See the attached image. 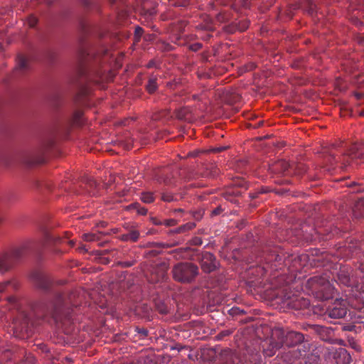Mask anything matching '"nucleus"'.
<instances>
[{
  "label": "nucleus",
  "instance_id": "1",
  "mask_svg": "<svg viewBox=\"0 0 364 364\" xmlns=\"http://www.w3.org/2000/svg\"><path fill=\"white\" fill-rule=\"evenodd\" d=\"M75 294L68 295L55 293L51 301L41 300L33 308L34 314L39 318L50 316L57 323L66 325L73 322V309L77 306L75 301Z\"/></svg>",
  "mask_w": 364,
  "mask_h": 364
},
{
  "label": "nucleus",
  "instance_id": "2",
  "mask_svg": "<svg viewBox=\"0 0 364 364\" xmlns=\"http://www.w3.org/2000/svg\"><path fill=\"white\" fill-rule=\"evenodd\" d=\"M324 159L331 165L341 163V167H346L350 161H364V142L355 143L344 151L336 146L332 145L331 148L323 151Z\"/></svg>",
  "mask_w": 364,
  "mask_h": 364
},
{
  "label": "nucleus",
  "instance_id": "3",
  "mask_svg": "<svg viewBox=\"0 0 364 364\" xmlns=\"http://www.w3.org/2000/svg\"><path fill=\"white\" fill-rule=\"evenodd\" d=\"M95 53L88 50L86 47L82 48L79 53V62L76 69V75L85 81L98 82L103 80L102 73L94 68Z\"/></svg>",
  "mask_w": 364,
  "mask_h": 364
},
{
  "label": "nucleus",
  "instance_id": "4",
  "mask_svg": "<svg viewBox=\"0 0 364 364\" xmlns=\"http://www.w3.org/2000/svg\"><path fill=\"white\" fill-rule=\"evenodd\" d=\"M171 274L173 280L177 282L191 284L199 275V268L194 263L180 262L173 266Z\"/></svg>",
  "mask_w": 364,
  "mask_h": 364
},
{
  "label": "nucleus",
  "instance_id": "5",
  "mask_svg": "<svg viewBox=\"0 0 364 364\" xmlns=\"http://www.w3.org/2000/svg\"><path fill=\"white\" fill-rule=\"evenodd\" d=\"M33 247L32 242L13 249L10 252L0 254V272L9 271L15 263L20 261Z\"/></svg>",
  "mask_w": 364,
  "mask_h": 364
},
{
  "label": "nucleus",
  "instance_id": "6",
  "mask_svg": "<svg viewBox=\"0 0 364 364\" xmlns=\"http://www.w3.org/2000/svg\"><path fill=\"white\" fill-rule=\"evenodd\" d=\"M309 286L316 291L318 297L323 300H328L333 296L334 288L331 284L329 276L316 275L308 280Z\"/></svg>",
  "mask_w": 364,
  "mask_h": 364
},
{
  "label": "nucleus",
  "instance_id": "7",
  "mask_svg": "<svg viewBox=\"0 0 364 364\" xmlns=\"http://www.w3.org/2000/svg\"><path fill=\"white\" fill-rule=\"evenodd\" d=\"M54 136L53 135H47L43 136L41 140L40 146L35 153L32 154L25 162L29 165L41 164L45 162V153L53 147L54 145Z\"/></svg>",
  "mask_w": 364,
  "mask_h": 364
},
{
  "label": "nucleus",
  "instance_id": "8",
  "mask_svg": "<svg viewBox=\"0 0 364 364\" xmlns=\"http://www.w3.org/2000/svg\"><path fill=\"white\" fill-rule=\"evenodd\" d=\"M284 331L281 328L272 330V338L265 341L262 345L264 354L266 356H273L277 350L284 346Z\"/></svg>",
  "mask_w": 364,
  "mask_h": 364
},
{
  "label": "nucleus",
  "instance_id": "9",
  "mask_svg": "<svg viewBox=\"0 0 364 364\" xmlns=\"http://www.w3.org/2000/svg\"><path fill=\"white\" fill-rule=\"evenodd\" d=\"M168 267L165 263H160L151 267L148 280L151 284H159L166 281Z\"/></svg>",
  "mask_w": 364,
  "mask_h": 364
},
{
  "label": "nucleus",
  "instance_id": "10",
  "mask_svg": "<svg viewBox=\"0 0 364 364\" xmlns=\"http://www.w3.org/2000/svg\"><path fill=\"white\" fill-rule=\"evenodd\" d=\"M198 262L201 269L205 273H211L215 271L219 266V262L215 256L210 252H203Z\"/></svg>",
  "mask_w": 364,
  "mask_h": 364
},
{
  "label": "nucleus",
  "instance_id": "11",
  "mask_svg": "<svg viewBox=\"0 0 364 364\" xmlns=\"http://www.w3.org/2000/svg\"><path fill=\"white\" fill-rule=\"evenodd\" d=\"M31 277L36 284L41 289L45 291H49L53 289V283L45 273L41 271H35L32 273Z\"/></svg>",
  "mask_w": 364,
  "mask_h": 364
},
{
  "label": "nucleus",
  "instance_id": "12",
  "mask_svg": "<svg viewBox=\"0 0 364 364\" xmlns=\"http://www.w3.org/2000/svg\"><path fill=\"white\" fill-rule=\"evenodd\" d=\"M347 314L345 303L337 301L332 307H328L325 313L328 317L334 319L343 318Z\"/></svg>",
  "mask_w": 364,
  "mask_h": 364
},
{
  "label": "nucleus",
  "instance_id": "13",
  "mask_svg": "<svg viewBox=\"0 0 364 364\" xmlns=\"http://www.w3.org/2000/svg\"><path fill=\"white\" fill-rule=\"evenodd\" d=\"M304 341V335L297 331H289L287 333H284V345L288 347H293L296 345L301 344Z\"/></svg>",
  "mask_w": 364,
  "mask_h": 364
},
{
  "label": "nucleus",
  "instance_id": "14",
  "mask_svg": "<svg viewBox=\"0 0 364 364\" xmlns=\"http://www.w3.org/2000/svg\"><path fill=\"white\" fill-rule=\"evenodd\" d=\"M282 256H280L276 250H266L260 255L259 262H264L267 264L273 262H280Z\"/></svg>",
  "mask_w": 364,
  "mask_h": 364
},
{
  "label": "nucleus",
  "instance_id": "15",
  "mask_svg": "<svg viewBox=\"0 0 364 364\" xmlns=\"http://www.w3.org/2000/svg\"><path fill=\"white\" fill-rule=\"evenodd\" d=\"M108 54V50L105 48H102L100 51L97 52V53H95V63H94V68H96V70L100 73H102L104 80H100V82H95L96 84L102 82L104 81H106L108 80V76L107 74L105 73L106 72V70H104V71L100 70L98 68V65L100 64V58L103 55L106 56Z\"/></svg>",
  "mask_w": 364,
  "mask_h": 364
},
{
  "label": "nucleus",
  "instance_id": "16",
  "mask_svg": "<svg viewBox=\"0 0 364 364\" xmlns=\"http://www.w3.org/2000/svg\"><path fill=\"white\" fill-rule=\"evenodd\" d=\"M21 318L22 322L18 323L17 321H16L14 323L15 328L20 331H27L29 328V325H33L31 320L30 317L25 314H22L21 315Z\"/></svg>",
  "mask_w": 364,
  "mask_h": 364
},
{
  "label": "nucleus",
  "instance_id": "17",
  "mask_svg": "<svg viewBox=\"0 0 364 364\" xmlns=\"http://www.w3.org/2000/svg\"><path fill=\"white\" fill-rule=\"evenodd\" d=\"M139 235L140 233L138 230L131 229L127 233L121 235L119 239L124 242L131 241L135 242L139 240Z\"/></svg>",
  "mask_w": 364,
  "mask_h": 364
},
{
  "label": "nucleus",
  "instance_id": "18",
  "mask_svg": "<svg viewBox=\"0 0 364 364\" xmlns=\"http://www.w3.org/2000/svg\"><path fill=\"white\" fill-rule=\"evenodd\" d=\"M249 26V21L247 20H242L238 23H233L227 28L228 31L234 33L236 31H245Z\"/></svg>",
  "mask_w": 364,
  "mask_h": 364
},
{
  "label": "nucleus",
  "instance_id": "19",
  "mask_svg": "<svg viewBox=\"0 0 364 364\" xmlns=\"http://www.w3.org/2000/svg\"><path fill=\"white\" fill-rule=\"evenodd\" d=\"M192 251L190 247H181L173 251V257L176 259H186L188 257V253Z\"/></svg>",
  "mask_w": 364,
  "mask_h": 364
},
{
  "label": "nucleus",
  "instance_id": "20",
  "mask_svg": "<svg viewBox=\"0 0 364 364\" xmlns=\"http://www.w3.org/2000/svg\"><path fill=\"white\" fill-rule=\"evenodd\" d=\"M220 173V170L217 166L210 164L205 168V171H203L200 176L202 177H215Z\"/></svg>",
  "mask_w": 364,
  "mask_h": 364
},
{
  "label": "nucleus",
  "instance_id": "21",
  "mask_svg": "<svg viewBox=\"0 0 364 364\" xmlns=\"http://www.w3.org/2000/svg\"><path fill=\"white\" fill-rule=\"evenodd\" d=\"M291 304L293 308L296 309H300L307 308L309 306L310 302L306 299L300 298L290 301L288 304Z\"/></svg>",
  "mask_w": 364,
  "mask_h": 364
},
{
  "label": "nucleus",
  "instance_id": "22",
  "mask_svg": "<svg viewBox=\"0 0 364 364\" xmlns=\"http://www.w3.org/2000/svg\"><path fill=\"white\" fill-rule=\"evenodd\" d=\"M355 218H359L364 216V200H358L353 210Z\"/></svg>",
  "mask_w": 364,
  "mask_h": 364
},
{
  "label": "nucleus",
  "instance_id": "23",
  "mask_svg": "<svg viewBox=\"0 0 364 364\" xmlns=\"http://www.w3.org/2000/svg\"><path fill=\"white\" fill-rule=\"evenodd\" d=\"M176 117L180 120H188L191 117V111L188 107H181L176 111Z\"/></svg>",
  "mask_w": 364,
  "mask_h": 364
},
{
  "label": "nucleus",
  "instance_id": "24",
  "mask_svg": "<svg viewBox=\"0 0 364 364\" xmlns=\"http://www.w3.org/2000/svg\"><path fill=\"white\" fill-rule=\"evenodd\" d=\"M144 29L139 26H136L134 28V39L133 44L132 48L134 49V47L136 46L141 41V38L144 37Z\"/></svg>",
  "mask_w": 364,
  "mask_h": 364
},
{
  "label": "nucleus",
  "instance_id": "25",
  "mask_svg": "<svg viewBox=\"0 0 364 364\" xmlns=\"http://www.w3.org/2000/svg\"><path fill=\"white\" fill-rule=\"evenodd\" d=\"M156 81L157 79L156 77H151L149 79L148 83L146 85V90L149 93L152 94L157 90L158 85Z\"/></svg>",
  "mask_w": 364,
  "mask_h": 364
},
{
  "label": "nucleus",
  "instance_id": "26",
  "mask_svg": "<svg viewBox=\"0 0 364 364\" xmlns=\"http://www.w3.org/2000/svg\"><path fill=\"white\" fill-rule=\"evenodd\" d=\"M196 226V224L195 223H192V222H189V223H187L177 228H176L175 230H172V232L173 233H183V232H186L191 229H193V228H195Z\"/></svg>",
  "mask_w": 364,
  "mask_h": 364
},
{
  "label": "nucleus",
  "instance_id": "27",
  "mask_svg": "<svg viewBox=\"0 0 364 364\" xmlns=\"http://www.w3.org/2000/svg\"><path fill=\"white\" fill-rule=\"evenodd\" d=\"M128 208L135 210L137 212V213L141 215H146L148 211V210L146 208L141 207L140 204L138 203H132L128 206Z\"/></svg>",
  "mask_w": 364,
  "mask_h": 364
},
{
  "label": "nucleus",
  "instance_id": "28",
  "mask_svg": "<svg viewBox=\"0 0 364 364\" xmlns=\"http://www.w3.org/2000/svg\"><path fill=\"white\" fill-rule=\"evenodd\" d=\"M140 199L145 203H151L154 201L155 198L152 192H143L141 193Z\"/></svg>",
  "mask_w": 364,
  "mask_h": 364
},
{
  "label": "nucleus",
  "instance_id": "29",
  "mask_svg": "<svg viewBox=\"0 0 364 364\" xmlns=\"http://www.w3.org/2000/svg\"><path fill=\"white\" fill-rule=\"evenodd\" d=\"M17 64L18 68L21 70H26L28 68V60L23 55L18 57Z\"/></svg>",
  "mask_w": 364,
  "mask_h": 364
},
{
  "label": "nucleus",
  "instance_id": "30",
  "mask_svg": "<svg viewBox=\"0 0 364 364\" xmlns=\"http://www.w3.org/2000/svg\"><path fill=\"white\" fill-rule=\"evenodd\" d=\"M81 29H82V31L85 34H87L89 33H92L93 32V33H95L97 35H99L100 37L102 36V34L100 33L97 28H91L87 23H81Z\"/></svg>",
  "mask_w": 364,
  "mask_h": 364
},
{
  "label": "nucleus",
  "instance_id": "31",
  "mask_svg": "<svg viewBox=\"0 0 364 364\" xmlns=\"http://www.w3.org/2000/svg\"><path fill=\"white\" fill-rule=\"evenodd\" d=\"M161 200L166 203H171L176 201L177 198L173 193L168 191H164L161 193Z\"/></svg>",
  "mask_w": 364,
  "mask_h": 364
},
{
  "label": "nucleus",
  "instance_id": "32",
  "mask_svg": "<svg viewBox=\"0 0 364 364\" xmlns=\"http://www.w3.org/2000/svg\"><path fill=\"white\" fill-rule=\"evenodd\" d=\"M338 280L343 284L348 285L350 282L349 274L345 271H341L338 274Z\"/></svg>",
  "mask_w": 364,
  "mask_h": 364
},
{
  "label": "nucleus",
  "instance_id": "33",
  "mask_svg": "<svg viewBox=\"0 0 364 364\" xmlns=\"http://www.w3.org/2000/svg\"><path fill=\"white\" fill-rule=\"evenodd\" d=\"M82 239L87 242H93L100 240V236L95 233H85L82 235Z\"/></svg>",
  "mask_w": 364,
  "mask_h": 364
},
{
  "label": "nucleus",
  "instance_id": "34",
  "mask_svg": "<svg viewBox=\"0 0 364 364\" xmlns=\"http://www.w3.org/2000/svg\"><path fill=\"white\" fill-rule=\"evenodd\" d=\"M338 354L340 356L343 357V363L344 364H349L351 361V357L350 354L348 353V351L344 348H341L339 350Z\"/></svg>",
  "mask_w": 364,
  "mask_h": 364
},
{
  "label": "nucleus",
  "instance_id": "35",
  "mask_svg": "<svg viewBox=\"0 0 364 364\" xmlns=\"http://www.w3.org/2000/svg\"><path fill=\"white\" fill-rule=\"evenodd\" d=\"M156 308L161 314H166L168 311L167 306L162 301L156 302Z\"/></svg>",
  "mask_w": 364,
  "mask_h": 364
},
{
  "label": "nucleus",
  "instance_id": "36",
  "mask_svg": "<svg viewBox=\"0 0 364 364\" xmlns=\"http://www.w3.org/2000/svg\"><path fill=\"white\" fill-rule=\"evenodd\" d=\"M82 112L81 111H77L74 113L73 121V123L77 126H80L82 123Z\"/></svg>",
  "mask_w": 364,
  "mask_h": 364
},
{
  "label": "nucleus",
  "instance_id": "37",
  "mask_svg": "<svg viewBox=\"0 0 364 364\" xmlns=\"http://www.w3.org/2000/svg\"><path fill=\"white\" fill-rule=\"evenodd\" d=\"M173 2V5L175 6L185 7L189 4V0H168Z\"/></svg>",
  "mask_w": 364,
  "mask_h": 364
},
{
  "label": "nucleus",
  "instance_id": "38",
  "mask_svg": "<svg viewBox=\"0 0 364 364\" xmlns=\"http://www.w3.org/2000/svg\"><path fill=\"white\" fill-rule=\"evenodd\" d=\"M305 364H318V358L315 355H311L307 358Z\"/></svg>",
  "mask_w": 364,
  "mask_h": 364
},
{
  "label": "nucleus",
  "instance_id": "39",
  "mask_svg": "<svg viewBox=\"0 0 364 364\" xmlns=\"http://www.w3.org/2000/svg\"><path fill=\"white\" fill-rule=\"evenodd\" d=\"M135 331L137 332L143 338L148 336V331L144 328L136 327Z\"/></svg>",
  "mask_w": 364,
  "mask_h": 364
},
{
  "label": "nucleus",
  "instance_id": "40",
  "mask_svg": "<svg viewBox=\"0 0 364 364\" xmlns=\"http://www.w3.org/2000/svg\"><path fill=\"white\" fill-rule=\"evenodd\" d=\"M232 333V331H230V330H225V331H223L221 332H220L218 335H217V338L218 340H222L223 338L226 337V336H230V334Z\"/></svg>",
  "mask_w": 364,
  "mask_h": 364
},
{
  "label": "nucleus",
  "instance_id": "41",
  "mask_svg": "<svg viewBox=\"0 0 364 364\" xmlns=\"http://www.w3.org/2000/svg\"><path fill=\"white\" fill-rule=\"evenodd\" d=\"M162 225H164L167 227L174 226L177 224V220L175 219H167L162 221Z\"/></svg>",
  "mask_w": 364,
  "mask_h": 364
},
{
  "label": "nucleus",
  "instance_id": "42",
  "mask_svg": "<svg viewBox=\"0 0 364 364\" xmlns=\"http://www.w3.org/2000/svg\"><path fill=\"white\" fill-rule=\"evenodd\" d=\"M188 48L191 50H192L193 52H196L202 48V43H193V44H191L188 46Z\"/></svg>",
  "mask_w": 364,
  "mask_h": 364
},
{
  "label": "nucleus",
  "instance_id": "43",
  "mask_svg": "<svg viewBox=\"0 0 364 364\" xmlns=\"http://www.w3.org/2000/svg\"><path fill=\"white\" fill-rule=\"evenodd\" d=\"M216 20L220 23L225 22L228 20V17L224 13H219L216 16Z\"/></svg>",
  "mask_w": 364,
  "mask_h": 364
},
{
  "label": "nucleus",
  "instance_id": "44",
  "mask_svg": "<svg viewBox=\"0 0 364 364\" xmlns=\"http://www.w3.org/2000/svg\"><path fill=\"white\" fill-rule=\"evenodd\" d=\"M304 1L306 4L309 6V13L312 14L316 8V6L314 4L313 0H304Z\"/></svg>",
  "mask_w": 364,
  "mask_h": 364
},
{
  "label": "nucleus",
  "instance_id": "45",
  "mask_svg": "<svg viewBox=\"0 0 364 364\" xmlns=\"http://www.w3.org/2000/svg\"><path fill=\"white\" fill-rule=\"evenodd\" d=\"M191 245H196V246H199V245H201L202 243H203V240L200 237H193L192 240H191Z\"/></svg>",
  "mask_w": 364,
  "mask_h": 364
},
{
  "label": "nucleus",
  "instance_id": "46",
  "mask_svg": "<svg viewBox=\"0 0 364 364\" xmlns=\"http://www.w3.org/2000/svg\"><path fill=\"white\" fill-rule=\"evenodd\" d=\"M135 264V261H124L120 262L119 265L122 267H130Z\"/></svg>",
  "mask_w": 364,
  "mask_h": 364
},
{
  "label": "nucleus",
  "instance_id": "47",
  "mask_svg": "<svg viewBox=\"0 0 364 364\" xmlns=\"http://www.w3.org/2000/svg\"><path fill=\"white\" fill-rule=\"evenodd\" d=\"M240 6L245 9L250 7V0H240Z\"/></svg>",
  "mask_w": 364,
  "mask_h": 364
},
{
  "label": "nucleus",
  "instance_id": "48",
  "mask_svg": "<svg viewBox=\"0 0 364 364\" xmlns=\"http://www.w3.org/2000/svg\"><path fill=\"white\" fill-rule=\"evenodd\" d=\"M37 23V18L34 16L30 17L28 24L30 27H34Z\"/></svg>",
  "mask_w": 364,
  "mask_h": 364
},
{
  "label": "nucleus",
  "instance_id": "49",
  "mask_svg": "<svg viewBox=\"0 0 364 364\" xmlns=\"http://www.w3.org/2000/svg\"><path fill=\"white\" fill-rule=\"evenodd\" d=\"M223 209L221 208V207H217L216 208H215L213 211H212V213L211 215H220L222 212Z\"/></svg>",
  "mask_w": 364,
  "mask_h": 364
},
{
  "label": "nucleus",
  "instance_id": "50",
  "mask_svg": "<svg viewBox=\"0 0 364 364\" xmlns=\"http://www.w3.org/2000/svg\"><path fill=\"white\" fill-rule=\"evenodd\" d=\"M151 221H152L153 224H154L156 225H161L163 223V222L161 220H159L156 218H152Z\"/></svg>",
  "mask_w": 364,
  "mask_h": 364
},
{
  "label": "nucleus",
  "instance_id": "51",
  "mask_svg": "<svg viewBox=\"0 0 364 364\" xmlns=\"http://www.w3.org/2000/svg\"><path fill=\"white\" fill-rule=\"evenodd\" d=\"M163 183L166 185L169 186L172 183L171 180L168 178V177H165L162 179Z\"/></svg>",
  "mask_w": 364,
  "mask_h": 364
},
{
  "label": "nucleus",
  "instance_id": "52",
  "mask_svg": "<svg viewBox=\"0 0 364 364\" xmlns=\"http://www.w3.org/2000/svg\"><path fill=\"white\" fill-rule=\"evenodd\" d=\"M143 38L145 41H151L154 38V36H153V34H147V35L144 36Z\"/></svg>",
  "mask_w": 364,
  "mask_h": 364
},
{
  "label": "nucleus",
  "instance_id": "53",
  "mask_svg": "<svg viewBox=\"0 0 364 364\" xmlns=\"http://www.w3.org/2000/svg\"><path fill=\"white\" fill-rule=\"evenodd\" d=\"M199 154V151H193V152H190L188 154V157H196Z\"/></svg>",
  "mask_w": 364,
  "mask_h": 364
},
{
  "label": "nucleus",
  "instance_id": "54",
  "mask_svg": "<svg viewBox=\"0 0 364 364\" xmlns=\"http://www.w3.org/2000/svg\"><path fill=\"white\" fill-rule=\"evenodd\" d=\"M6 287V284H0V292H4Z\"/></svg>",
  "mask_w": 364,
  "mask_h": 364
},
{
  "label": "nucleus",
  "instance_id": "55",
  "mask_svg": "<svg viewBox=\"0 0 364 364\" xmlns=\"http://www.w3.org/2000/svg\"><path fill=\"white\" fill-rule=\"evenodd\" d=\"M355 97H356L358 99H361V98H363V94H362V93H356V94H355Z\"/></svg>",
  "mask_w": 364,
  "mask_h": 364
},
{
  "label": "nucleus",
  "instance_id": "56",
  "mask_svg": "<svg viewBox=\"0 0 364 364\" xmlns=\"http://www.w3.org/2000/svg\"><path fill=\"white\" fill-rule=\"evenodd\" d=\"M200 217L201 215L200 213H196V215H194V218H196L197 220H199Z\"/></svg>",
  "mask_w": 364,
  "mask_h": 364
},
{
  "label": "nucleus",
  "instance_id": "57",
  "mask_svg": "<svg viewBox=\"0 0 364 364\" xmlns=\"http://www.w3.org/2000/svg\"><path fill=\"white\" fill-rule=\"evenodd\" d=\"M90 186H96V182L95 181H90Z\"/></svg>",
  "mask_w": 364,
  "mask_h": 364
},
{
  "label": "nucleus",
  "instance_id": "58",
  "mask_svg": "<svg viewBox=\"0 0 364 364\" xmlns=\"http://www.w3.org/2000/svg\"><path fill=\"white\" fill-rule=\"evenodd\" d=\"M225 148V147H220L218 149H217L216 151H221L223 150H224Z\"/></svg>",
  "mask_w": 364,
  "mask_h": 364
},
{
  "label": "nucleus",
  "instance_id": "59",
  "mask_svg": "<svg viewBox=\"0 0 364 364\" xmlns=\"http://www.w3.org/2000/svg\"><path fill=\"white\" fill-rule=\"evenodd\" d=\"M183 209H181V208L174 210V212H183Z\"/></svg>",
  "mask_w": 364,
  "mask_h": 364
},
{
  "label": "nucleus",
  "instance_id": "60",
  "mask_svg": "<svg viewBox=\"0 0 364 364\" xmlns=\"http://www.w3.org/2000/svg\"><path fill=\"white\" fill-rule=\"evenodd\" d=\"M69 243H70V245L71 246H73V245H74V244H75V242H74V241H73V240H70V241H69Z\"/></svg>",
  "mask_w": 364,
  "mask_h": 364
},
{
  "label": "nucleus",
  "instance_id": "61",
  "mask_svg": "<svg viewBox=\"0 0 364 364\" xmlns=\"http://www.w3.org/2000/svg\"><path fill=\"white\" fill-rule=\"evenodd\" d=\"M129 36H130L129 33H126V34H124V38H127L129 37Z\"/></svg>",
  "mask_w": 364,
  "mask_h": 364
},
{
  "label": "nucleus",
  "instance_id": "62",
  "mask_svg": "<svg viewBox=\"0 0 364 364\" xmlns=\"http://www.w3.org/2000/svg\"><path fill=\"white\" fill-rule=\"evenodd\" d=\"M205 28L207 30H212L210 26H205Z\"/></svg>",
  "mask_w": 364,
  "mask_h": 364
}]
</instances>
